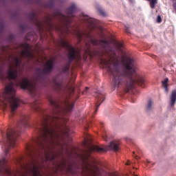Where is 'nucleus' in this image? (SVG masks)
<instances>
[{
  "label": "nucleus",
  "mask_w": 176,
  "mask_h": 176,
  "mask_svg": "<svg viewBox=\"0 0 176 176\" xmlns=\"http://www.w3.org/2000/svg\"><path fill=\"white\" fill-rule=\"evenodd\" d=\"M124 68L121 72L119 71V60L118 58L113 59H101V64L107 68L109 74L112 75L113 90L116 87L123 86L124 93H130L135 89L138 85L140 87H145V78L141 76L134 68V59L129 57L123 59Z\"/></svg>",
  "instance_id": "nucleus-2"
},
{
  "label": "nucleus",
  "mask_w": 176,
  "mask_h": 176,
  "mask_svg": "<svg viewBox=\"0 0 176 176\" xmlns=\"http://www.w3.org/2000/svg\"><path fill=\"white\" fill-rule=\"evenodd\" d=\"M157 23H162V16H160V15H158L157 17Z\"/></svg>",
  "instance_id": "nucleus-24"
},
{
  "label": "nucleus",
  "mask_w": 176,
  "mask_h": 176,
  "mask_svg": "<svg viewBox=\"0 0 176 176\" xmlns=\"http://www.w3.org/2000/svg\"><path fill=\"white\" fill-rule=\"evenodd\" d=\"M29 19L33 24L37 25L39 30H42L43 28V22L41 21L38 18V15L34 12H31L29 14Z\"/></svg>",
  "instance_id": "nucleus-9"
},
{
  "label": "nucleus",
  "mask_w": 176,
  "mask_h": 176,
  "mask_svg": "<svg viewBox=\"0 0 176 176\" xmlns=\"http://www.w3.org/2000/svg\"><path fill=\"white\" fill-rule=\"evenodd\" d=\"M9 47H2V54H0V80H8L10 84L6 86V89L2 94L3 100L9 101L11 107V114L14 115V111L19 108L20 105V100L14 96L16 89L14 87H20L23 90H29L30 93H35L36 89V84L35 82H30L28 78L22 77L19 80H16L19 76V70L17 68L21 65V58H28V60H32L34 58V54L31 52V46L28 43H23L21 45V58L15 56L14 58V63L15 69H13L12 66H10L8 70V77L5 76V66L3 63V56L7 54L5 60H10L12 54L8 50Z\"/></svg>",
  "instance_id": "nucleus-1"
},
{
  "label": "nucleus",
  "mask_w": 176,
  "mask_h": 176,
  "mask_svg": "<svg viewBox=\"0 0 176 176\" xmlns=\"http://www.w3.org/2000/svg\"><path fill=\"white\" fill-rule=\"evenodd\" d=\"M3 30H5L3 25H0V35L3 32Z\"/></svg>",
  "instance_id": "nucleus-23"
},
{
  "label": "nucleus",
  "mask_w": 176,
  "mask_h": 176,
  "mask_svg": "<svg viewBox=\"0 0 176 176\" xmlns=\"http://www.w3.org/2000/svg\"><path fill=\"white\" fill-rule=\"evenodd\" d=\"M102 138L104 139V141H107V138H108V136H107V135L102 136Z\"/></svg>",
  "instance_id": "nucleus-27"
},
{
  "label": "nucleus",
  "mask_w": 176,
  "mask_h": 176,
  "mask_svg": "<svg viewBox=\"0 0 176 176\" xmlns=\"http://www.w3.org/2000/svg\"><path fill=\"white\" fill-rule=\"evenodd\" d=\"M156 3H157V0H151L150 1V6L151 9H155V6H156Z\"/></svg>",
  "instance_id": "nucleus-19"
},
{
  "label": "nucleus",
  "mask_w": 176,
  "mask_h": 176,
  "mask_svg": "<svg viewBox=\"0 0 176 176\" xmlns=\"http://www.w3.org/2000/svg\"><path fill=\"white\" fill-rule=\"evenodd\" d=\"M3 135H5V132H2Z\"/></svg>",
  "instance_id": "nucleus-31"
},
{
  "label": "nucleus",
  "mask_w": 176,
  "mask_h": 176,
  "mask_svg": "<svg viewBox=\"0 0 176 176\" xmlns=\"http://www.w3.org/2000/svg\"><path fill=\"white\" fill-rule=\"evenodd\" d=\"M146 109L147 112H149L150 111H152V109H153V100L149 99L148 100Z\"/></svg>",
  "instance_id": "nucleus-17"
},
{
  "label": "nucleus",
  "mask_w": 176,
  "mask_h": 176,
  "mask_svg": "<svg viewBox=\"0 0 176 176\" xmlns=\"http://www.w3.org/2000/svg\"><path fill=\"white\" fill-rule=\"evenodd\" d=\"M87 90H89V87L85 88V90L83 91L82 94H86V93H87Z\"/></svg>",
  "instance_id": "nucleus-26"
},
{
  "label": "nucleus",
  "mask_w": 176,
  "mask_h": 176,
  "mask_svg": "<svg viewBox=\"0 0 176 176\" xmlns=\"http://www.w3.org/2000/svg\"><path fill=\"white\" fill-rule=\"evenodd\" d=\"M125 32H126V34H130V30L129 29V28H125Z\"/></svg>",
  "instance_id": "nucleus-25"
},
{
  "label": "nucleus",
  "mask_w": 176,
  "mask_h": 176,
  "mask_svg": "<svg viewBox=\"0 0 176 176\" xmlns=\"http://www.w3.org/2000/svg\"><path fill=\"white\" fill-rule=\"evenodd\" d=\"M75 12H76V6L73 4L66 10L67 16L63 14L60 11H56L54 14V17L60 21V23L65 24L67 27H69L71 25V17H74Z\"/></svg>",
  "instance_id": "nucleus-5"
},
{
  "label": "nucleus",
  "mask_w": 176,
  "mask_h": 176,
  "mask_svg": "<svg viewBox=\"0 0 176 176\" xmlns=\"http://www.w3.org/2000/svg\"><path fill=\"white\" fill-rule=\"evenodd\" d=\"M135 159H138V156L135 155Z\"/></svg>",
  "instance_id": "nucleus-30"
},
{
  "label": "nucleus",
  "mask_w": 176,
  "mask_h": 176,
  "mask_svg": "<svg viewBox=\"0 0 176 176\" xmlns=\"http://www.w3.org/2000/svg\"><path fill=\"white\" fill-rule=\"evenodd\" d=\"M45 24L48 25L50 29H54V25L53 24V19L50 16H47L45 19Z\"/></svg>",
  "instance_id": "nucleus-15"
},
{
  "label": "nucleus",
  "mask_w": 176,
  "mask_h": 176,
  "mask_svg": "<svg viewBox=\"0 0 176 176\" xmlns=\"http://www.w3.org/2000/svg\"><path fill=\"white\" fill-rule=\"evenodd\" d=\"M126 164L129 166L130 164H129V163H127Z\"/></svg>",
  "instance_id": "nucleus-32"
},
{
  "label": "nucleus",
  "mask_w": 176,
  "mask_h": 176,
  "mask_svg": "<svg viewBox=\"0 0 176 176\" xmlns=\"http://www.w3.org/2000/svg\"><path fill=\"white\" fill-rule=\"evenodd\" d=\"M170 106L174 107L176 102V91H173L170 97Z\"/></svg>",
  "instance_id": "nucleus-14"
},
{
  "label": "nucleus",
  "mask_w": 176,
  "mask_h": 176,
  "mask_svg": "<svg viewBox=\"0 0 176 176\" xmlns=\"http://www.w3.org/2000/svg\"><path fill=\"white\" fill-rule=\"evenodd\" d=\"M54 67V60H48L45 65L41 70V68H37L36 69V73L38 75V78L41 79L42 82L45 80V76L49 75Z\"/></svg>",
  "instance_id": "nucleus-7"
},
{
  "label": "nucleus",
  "mask_w": 176,
  "mask_h": 176,
  "mask_svg": "<svg viewBox=\"0 0 176 176\" xmlns=\"http://www.w3.org/2000/svg\"><path fill=\"white\" fill-rule=\"evenodd\" d=\"M162 87L164 89L165 93H168V78H165L162 82Z\"/></svg>",
  "instance_id": "nucleus-16"
},
{
  "label": "nucleus",
  "mask_w": 176,
  "mask_h": 176,
  "mask_svg": "<svg viewBox=\"0 0 176 176\" xmlns=\"http://www.w3.org/2000/svg\"><path fill=\"white\" fill-rule=\"evenodd\" d=\"M98 12L100 13V14H101V16H107V13H105L104 12V10H102V8H101L100 7H98Z\"/></svg>",
  "instance_id": "nucleus-20"
},
{
  "label": "nucleus",
  "mask_w": 176,
  "mask_h": 176,
  "mask_svg": "<svg viewBox=\"0 0 176 176\" xmlns=\"http://www.w3.org/2000/svg\"><path fill=\"white\" fill-rule=\"evenodd\" d=\"M59 46H61L62 47H65L68 50L67 58L69 60V65H67L63 69V72H68L69 69V65L71 63H72L73 60L76 58L78 52H76V50L75 49V47L71 46L68 43V42L65 41V40L63 38H60L59 41Z\"/></svg>",
  "instance_id": "nucleus-6"
},
{
  "label": "nucleus",
  "mask_w": 176,
  "mask_h": 176,
  "mask_svg": "<svg viewBox=\"0 0 176 176\" xmlns=\"http://www.w3.org/2000/svg\"><path fill=\"white\" fill-rule=\"evenodd\" d=\"M90 43L94 46H100L104 50H107L109 45L108 41L107 40H97L96 38H90Z\"/></svg>",
  "instance_id": "nucleus-10"
},
{
  "label": "nucleus",
  "mask_w": 176,
  "mask_h": 176,
  "mask_svg": "<svg viewBox=\"0 0 176 176\" xmlns=\"http://www.w3.org/2000/svg\"><path fill=\"white\" fill-rule=\"evenodd\" d=\"M173 8H174L175 10L176 11V3H173Z\"/></svg>",
  "instance_id": "nucleus-28"
},
{
  "label": "nucleus",
  "mask_w": 176,
  "mask_h": 176,
  "mask_svg": "<svg viewBox=\"0 0 176 176\" xmlns=\"http://www.w3.org/2000/svg\"><path fill=\"white\" fill-rule=\"evenodd\" d=\"M146 1H151V0H146Z\"/></svg>",
  "instance_id": "nucleus-33"
},
{
  "label": "nucleus",
  "mask_w": 176,
  "mask_h": 176,
  "mask_svg": "<svg viewBox=\"0 0 176 176\" xmlns=\"http://www.w3.org/2000/svg\"><path fill=\"white\" fill-rule=\"evenodd\" d=\"M87 155H90L91 152H98V153H102V152H105V148H101L98 146H90L88 147L87 150H85Z\"/></svg>",
  "instance_id": "nucleus-12"
},
{
  "label": "nucleus",
  "mask_w": 176,
  "mask_h": 176,
  "mask_svg": "<svg viewBox=\"0 0 176 176\" xmlns=\"http://www.w3.org/2000/svg\"><path fill=\"white\" fill-rule=\"evenodd\" d=\"M91 176H97V173H96V172H94V173L91 175Z\"/></svg>",
  "instance_id": "nucleus-29"
},
{
  "label": "nucleus",
  "mask_w": 176,
  "mask_h": 176,
  "mask_svg": "<svg viewBox=\"0 0 176 176\" xmlns=\"http://www.w3.org/2000/svg\"><path fill=\"white\" fill-rule=\"evenodd\" d=\"M117 47H118V50H120V51L123 50V47H124L123 43H118Z\"/></svg>",
  "instance_id": "nucleus-21"
},
{
  "label": "nucleus",
  "mask_w": 176,
  "mask_h": 176,
  "mask_svg": "<svg viewBox=\"0 0 176 176\" xmlns=\"http://www.w3.org/2000/svg\"><path fill=\"white\" fill-rule=\"evenodd\" d=\"M80 20L84 21L90 30H94L96 25H97V21L93 18L89 17L87 15L82 14Z\"/></svg>",
  "instance_id": "nucleus-8"
},
{
  "label": "nucleus",
  "mask_w": 176,
  "mask_h": 176,
  "mask_svg": "<svg viewBox=\"0 0 176 176\" xmlns=\"http://www.w3.org/2000/svg\"><path fill=\"white\" fill-rule=\"evenodd\" d=\"M28 116L23 113L19 117L18 121V125L16 128H9L6 133V142L4 143V146H2V149L5 153H9L10 148H14L17 144V138L20 135L23 129L25 127H29Z\"/></svg>",
  "instance_id": "nucleus-3"
},
{
  "label": "nucleus",
  "mask_w": 176,
  "mask_h": 176,
  "mask_svg": "<svg viewBox=\"0 0 176 176\" xmlns=\"http://www.w3.org/2000/svg\"><path fill=\"white\" fill-rule=\"evenodd\" d=\"M56 166L58 169L65 170L67 173L72 175L76 174L78 170H80V168H82V171H83V165H79V164L75 161H67L64 157L62 158L60 163H58Z\"/></svg>",
  "instance_id": "nucleus-4"
},
{
  "label": "nucleus",
  "mask_w": 176,
  "mask_h": 176,
  "mask_svg": "<svg viewBox=\"0 0 176 176\" xmlns=\"http://www.w3.org/2000/svg\"><path fill=\"white\" fill-rule=\"evenodd\" d=\"M96 98H97V102L96 103V110L94 111V115L97 113V111H98V108H100V106L102 102H104V100H105V96L104 94L98 92L96 93Z\"/></svg>",
  "instance_id": "nucleus-11"
},
{
  "label": "nucleus",
  "mask_w": 176,
  "mask_h": 176,
  "mask_svg": "<svg viewBox=\"0 0 176 176\" xmlns=\"http://www.w3.org/2000/svg\"><path fill=\"white\" fill-rule=\"evenodd\" d=\"M53 4H51V6H52Z\"/></svg>",
  "instance_id": "nucleus-35"
},
{
  "label": "nucleus",
  "mask_w": 176,
  "mask_h": 176,
  "mask_svg": "<svg viewBox=\"0 0 176 176\" xmlns=\"http://www.w3.org/2000/svg\"><path fill=\"white\" fill-rule=\"evenodd\" d=\"M87 49L85 51V56H90L91 54V50L90 49V46L87 43H85Z\"/></svg>",
  "instance_id": "nucleus-18"
},
{
  "label": "nucleus",
  "mask_w": 176,
  "mask_h": 176,
  "mask_svg": "<svg viewBox=\"0 0 176 176\" xmlns=\"http://www.w3.org/2000/svg\"><path fill=\"white\" fill-rule=\"evenodd\" d=\"M129 1H133V0H129Z\"/></svg>",
  "instance_id": "nucleus-34"
},
{
  "label": "nucleus",
  "mask_w": 176,
  "mask_h": 176,
  "mask_svg": "<svg viewBox=\"0 0 176 176\" xmlns=\"http://www.w3.org/2000/svg\"><path fill=\"white\" fill-rule=\"evenodd\" d=\"M77 36H78L79 41H82V38H83V33L80 32H78L77 33Z\"/></svg>",
  "instance_id": "nucleus-22"
},
{
  "label": "nucleus",
  "mask_w": 176,
  "mask_h": 176,
  "mask_svg": "<svg viewBox=\"0 0 176 176\" xmlns=\"http://www.w3.org/2000/svg\"><path fill=\"white\" fill-rule=\"evenodd\" d=\"M109 151H114V152H118L119 151V142L116 141H112L109 145Z\"/></svg>",
  "instance_id": "nucleus-13"
}]
</instances>
